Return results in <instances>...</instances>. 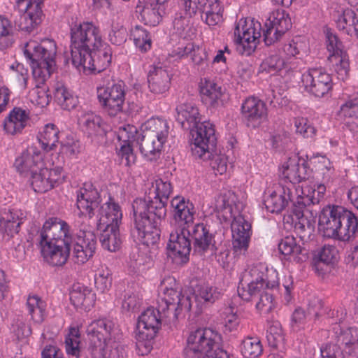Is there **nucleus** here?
I'll list each match as a JSON object with an SVG mask.
<instances>
[{
  "instance_id": "c756f323",
  "label": "nucleus",
  "mask_w": 358,
  "mask_h": 358,
  "mask_svg": "<svg viewBox=\"0 0 358 358\" xmlns=\"http://www.w3.org/2000/svg\"><path fill=\"white\" fill-rule=\"evenodd\" d=\"M99 203L100 196L97 189L91 182L84 183L77 194V207L80 213L92 217Z\"/></svg>"
},
{
  "instance_id": "774afa93",
  "label": "nucleus",
  "mask_w": 358,
  "mask_h": 358,
  "mask_svg": "<svg viewBox=\"0 0 358 358\" xmlns=\"http://www.w3.org/2000/svg\"><path fill=\"white\" fill-rule=\"evenodd\" d=\"M337 250L332 245H324L318 253L319 262L317 266L321 263L329 265L334 264L336 260Z\"/></svg>"
},
{
  "instance_id": "13d9d810",
  "label": "nucleus",
  "mask_w": 358,
  "mask_h": 358,
  "mask_svg": "<svg viewBox=\"0 0 358 358\" xmlns=\"http://www.w3.org/2000/svg\"><path fill=\"white\" fill-rule=\"evenodd\" d=\"M270 289H264L251 296L250 301L255 302L257 310L263 314L269 313L275 307L273 295L268 292ZM249 301V300H247Z\"/></svg>"
},
{
  "instance_id": "ea45409f",
  "label": "nucleus",
  "mask_w": 358,
  "mask_h": 358,
  "mask_svg": "<svg viewBox=\"0 0 358 358\" xmlns=\"http://www.w3.org/2000/svg\"><path fill=\"white\" fill-rule=\"evenodd\" d=\"M358 230V220L350 210L345 209L338 228L336 239L341 241H349L354 238Z\"/></svg>"
},
{
  "instance_id": "58836bf2",
  "label": "nucleus",
  "mask_w": 358,
  "mask_h": 358,
  "mask_svg": "<svg viewBox=\"0 0 358 358\" xmlns=\"http://www.w3.org/2000/svg\"><path fill=\"white\" fill-rule=\"evenodd\" d=\"M78 124L88 136L102 135L104 133L103 120L91 111L82 112L78 115Z\"/></svg>"
},
{
  "instance_id": "6e6552de",
  "label": "nucleus",
  "mask_w": 358,
  "mask_h": 358,
  "mask_svg": "<svg viewBox=\"0 0 358 358\" xmlns=\"http://www.w3.org/2000/svg\"><path fill=\"white\" fill-rule=\"evenodd\" d=\"M278 285L275 271L268 270L264 264H258L241 273L238 293L242 299L250 300L257 292H262L264 289H273Z\"/></svg>"
},
{
  "instance_id": "9d476101",
  "label": "nucleus",
  "mask_w": 358,
  "mask_h": 358,
  "mask_svg": "<svg viewBox=\"0 0 358 358\" xmlns=\"http://www.w3.org/2000/svg\"><path fill=\"white\" fill-rule=\"evenodd\" d=\"M160 309L158 303L157 308H148L138 317L136 331V345L139 349H145L143 354L148 353L152 350L153 340L162 322L167 323L176 322L169 320L164 311Z\"/></svg>"
},
{
  "instance_id": "49530a36",
  "label": "nucleus",
  "mask_w": 358,
  "mask_h": 358,
  "mask_svg": "<svg viewBox=\"0 0 358 358\" xmlns=\"http://www.w3.org/2000/svg\"><path fill=\"white\" fill-rule=\"evenodd\" d=\"M221 293L217 287L201 285L196 287L194 299L198 306L212 304L220 299Z\"/></svg>"
},
{
  "instance_id": "2f4dec72",
  "label": "nucleus",
  "mask_w": 358,
  "mask_h": 358,
  "mask_svg": "<svg viewBox=\"0 0 358 358\" xmlns=\"http://www.w3.org/2000/svg\"><path fill=\"white\" fill-rule=\"evenodd\" d=\"M150 91L155 94L166 93L171 84V76L161 64L152 65L148 72Z\"/></svg>"
},
{
  "instance_id": "0e129e2a",
  "label": "nucleus",
  "mask_w": 358,
  "mask_h": 358,
  "mask_svg": "<svg viewBox=\"0 0 358 358\" xmlns=\"http://www.w3.org/2000/svg\"><path fill=\"white\" fill-rule=\"evenodd\" d=\"M296 132L303 138H313L315 134V128L305 117H296L294 120Z\"/></svg>"
},
{
  "instance_id": "4be33fe9",
  "label": "nucleus",
  "mask_w": 358,
  "mask_h": 358,
  "mask_svg": "<svg viewBox=\"0 0 358 358\" xmlns=\"http://www.w3.org/2000/svg\"><path fill=\"white\" fill-rule=\"evenodd\" d=\"M164 296L158 302L160 310L164 311L171 321H176L182 311H189L192 301L189 296L181 293V288H177L163 294Z\"/></svg>"
},
{
  "instance_id": "4468645a",
  "label": "nucleus",
  "mask_w": 358,
  "mask_h": 358,
  "mask_svg": "<svg viewBox=\"0 0 358 358\" xmlns=\"http://www.w3.org/2000/svg\"><path fill=\"white\" fill-rule=\"evenodd\" d=\"M178 4L189 17L197 11L201 12V17L208 26L213 27L223 21V8L220 0H180Z\"/></svg>"
},
{
  "instance_id": "37998d69",
  "label": "nucleus",
  "mask_w": 358,
  "mask_h": 358,
  "mask_svg": "<svg viewBox=\"0 0 358 358\" xmlns=\"http://www.w3.org/2000/svg\"><path fill=\"white\" fill-rule=\"evenodd\" d=\"M200 93L203 101L210 106H217L222 96L221 87L214 81L205 79L200 84Z\"/></svg>"
},
{
  "instance_id": "bb28decb",
  "label": "nucleus",
  "mask_w": 358,
  "mask_h": 358,
  "mask_svg": "<svg viewBox=\"0 0 358 358\" xmlns=\"http://www.w3.org/2000/svg\"><path fill=\"white\" fill-rule=\"evenodd\" d=\"M187 235H189L193 240L194 253L205 256L214 251V236L210 231L209 227L204 224H195L191 231H187Z\"/></svg>"
},
{
  "instance_id": "2eb2a0df",
  "label": "nucleus",
  "mask_w": 358,
  "mask_h": 358,
  "mask_svg": "<svg viewBox=\"0 0 358 358\" xmlns=\"http://www.w3.org/2000/svg\"><path fill=\"white\" fill-rule=\"evenodd\" d=\"M301 82L305 91L317 98H329L331 95V77L322 68L309 69L302 74Z\"/></svg>"
},
{
  "instance_id": "f3484780",
  "label": "nucleus",
  "mask_w": 358,
  "mask_h": 358,
  "mask_svg": "<svg viewBox=\"0 0 358 358\" xmlns=\"http://www.w3.org/2000/svg\"><path fill=\"white\" fill-rule=\"evenodd\" d=\"M262 25L253 19H241L234 30V41L242 46L243 52L250 55L255 50L262 36Z\"/></svg>"
},
{
  "instance_id": "f03ea898",
  "label": "nucleus",
  "mask_w": 358,
  "mask_h": 358,
  "mask_svg": "<svg viewBox=\"0 0 358 358\" xmlns=\"http://www.w3.org/2000/svg\"><path fill=\"white\" fill-rule=\"evenodd\" d=\"M39 243L46 262L53 266H63L67 262L73 243L70 226L58 217L49 218L39 232Z\"/></svg>"
},
{
  "instance_id": "e433bc0d",
  "label": "nucleus",
  "mask_w": 358,
  "mask_h": 358,
  "mask_svg": "<svg viewBox=\"0 0 358 358\" xmlns=\"http://www.w3.org/2000/svg\"><path fill=\"white\" fill-rule=\"evenodd\" d=\"M29 113L20 108H14L5 118L3 128L7 134L21 133L29 122Z\"/></svg>"
},
{
  "instance_id": "ddd939ff",
  "label": "nucleus",
  "mask_w": 358,
  "mask_h": 358,
  "mask_svg": "<svg viewBox=\"0 0 358 358\" xmlns=\"http://www.w3.org/2000/svg\"><path fill=\"white\" fill-rule=\"evenodd\" d=\"M221 336L211 329H198L187 338L189 349L197 358H211L220 350Z\"/></svg>"
},
{
  "instance_id": "69168bd1",
  "label": "nucleus",
  "mask_w": 358,
  "mask_h": 358,
  "mask_svg": "<svg viewBox=\"0 0 358 358\" xmlns=\"http://www.w3.org/2000/svg\"><path fill=\"white\" fill-rule=\"evenodd\" d=\"M13 34V26L10 21L3 15H0V47L5 48L10 44V36Z\"/></svg>"
},
{
  "instance_id": "a211bd4d",
  "label": "nucleus",
  "mask_w": 358,
  "mask_h": 358,
  "mask_svg": "<svg viewBox=\"0 0 358 358\" xmlns=\"http://www.w3.org/2000/svg\"><path fill=\"white\" fill-rule=\"evenodd\" d=\"M171 229L165 230L169 235L167 243L168 254L176 264H184L189 260L192 250L191 242L185 227L176 228L170 225Z\"/></svg>"
},
{
  "instance_id": "423d86ee",
  "label": "nucleus",
  "mask_w": 358,
  "mask_h": 358,
  "mask_svg": "<svg viewBox=\"0 0 358 358\" xmlns=\"http://www.w3.org/2000/svg\"><path fill=\"white\" fill-rule=\"evenodd\" d=\"M98 229L101 231L99 241L103 249L115 252L120 248L119 225L122 218L121 208L118 203L110 198L99 210Z\"/></svg>"
},
{
  "instance_id": "f8f14e48",
  "label": "nucleus",
  "mask_w": 358,
  "mask_h": 358,
  "mask_svg": "<svg viewBox=\"0 0 358 358\" xmlns=\"http://www.w3.org/2000/svg\"><path fill=\"white\" fill-rule=\"evenodd\" d=\"M332 336L336 340L337 344H328L320 350L322 358H343L341 345H344V350L356 351L358 340V329L356 328H345L340 324H334L331 327Z\"/></svg>"
},
{
  "instance_id": "20e7f679",
  "label": "nucleus",
  "mask_w": 358,
  "mask_h": 358,
  "mask_svg": "<svg viewBox=\"0 0 358 358\" xmlns=\"http://www.w3.org/2000/svg\"><path fill=\"white\" fill-rule=\"evenodd\" d=\"M135 230L138 241L147 247H154L159 241L162 222L166 208L160 203L149 206L145 199H136L132 203ZM162 230H164L162 227Z\"/></svg>"
},
{
  "instance_id": "e2e57ef3",
  "label": "nucleus",
  "mask_w": 358,
  "mask_h": 358,
  "mask_svg": "<svg viewBox=\"0 0 358 358\" xmlns=\"http://www.w3.org/2000/svg\"><path fill=\"white\" fill-rule=\"evenodd\" d=\"M266 338L268 345L272 348H278L283 344L284 336L280 324L278 322L272 323L267 330Z\"/></svg>"
},
{
  "instance_id": "a878e982",
  "label": "nucleus",
  "mask_w": 358,
  "mask_h": 358,
  "mask_svg": "<svg viewBox=\"0 0 358 358\" xmlns=\"http://www.w3.org/2000/svg\"><path fill=\"white\" fill-rule=\"evenodd\" d=\"M62 168L57 166L52 169L43 166L31 175V185L36 192L44 193L52 189L64 180Z\"/></svg>"
},
{
  "instance_id": "cd10ccee",
  "label": "nucleus",
  "mask_w": 358,
  "mask_h": 358,
  "mask_svg": "<svg viewBox=\"0 0 358 358\" xmlns=\"http://www.w3.org/2000/svg\"><path fill=\"white\" fill-rule=\"evenodd\" d=\"M43 166V155L35 147L29 148L16 158L14 166L23 176H28L38 171Z\"/></svg>"
},
{
  "instance_id": "f704fd0d",
  "label": "nucleus",
  "mask_w": 358,
  "mask_h": 358,
  "mask_svg": "<svg viewBox=\"0 0 358 358\" xmlns=\"http://www.w3.org/2000/svg\"><path fill=\"white\" fill-rule=\"evenodd\" d=\"M22 213L17 210H3L0 215V240L10 237L19 231Z\"/></svg>"
},
{
  "instance_id": "680f3d73",
  "label": "nucleus",
  "mask_w": 358,
  "mask_h": 358,
  "mask_svg": "<svg viewBox=\"0 0 358 358\" xmlns=\"http://www.w3.org/2000/svg\"><path fill=\"white\" fill-rule=\"evenodd\" d=\"M138 129L136 126L127 124L119 128L117 137L122 143L132 145L134 142L139 143L140 137Z\"/></svg>"
},
{
  "instance_id": "7c9ffc66",
  "label": "nucleus",
  "mask_w": 358,
  "mask_h": 358,
  "mask_svg": "<svg viewBox=\"0 0 358 358\" xmlns=\"http://www.w3.org/2000/svg\"><path fill=\"white\" fill-rule=\"evenodd\" d=\"M282 176L287 178L290 185H294L306 180L309 176V169L303 158L297 155L290 157L281 168Z\"/></svg>"
},
{
  "instance_id": "dca6fc26",
  "label": "nucleus",
  "mask_w": 358,
  "mask_h": 358,
  "mask_svg": "<svg viewBox=\"0 0 358 358\" xmlns=\"http://www.w3.org/2000/svg\"><path fill=\"white\" fill-rule=\"evenodd\" d=\"M303 194L302 189L300 186L296 187L295 185H289L287 186H277L275 189L271 192L268 190V193L264 199V205L267 211L272 213H278L281 212L290 201L293 203L294 209L298 210V204L296 201V194Z\"/></svg>"
},
{
  "instance_id": "052dcab7",
  "label": "nucleus",
  "mask_w": 358,
  "mask_h": 358,
  "mask_svg": "<svg viewBox=\"0 0 358 358\" xmlns=\"http://www.w3.org/2000/svg\"><path fill=\"white\" fill-rule=\"evenodd\" d=\"M136 47L141 52H147L152 45L149 33L143 28L136 27L131 34Z\"/></svg>"
},
{
  "instance_id": "79ce46f5",
  "label": "nucleus",
  "mask_w": 358,
  "mask_h": 358,
  "mask_svg": "<svg viewBox=\"0 0 358 358\" xmlns=\"http://www.w3.org/2000/svg\"><path fill=\"white\" fill-rule=\"evenodd\" d=\"M143 133L166 142L169 134V126L166 120L152 117L142 125Z\"/></svg>"
},
{
  "instance_id": "9b49d317",
  "label": "nucleus",
  "mask_w": 358,
  "mask_h": 358,
  "mask_svg": "<svg viewBox=\"0 0 358 358\" xmlns=\"http://www.w3.org/2000/svg\"><path fill=\"white\" fill-rule=\"evenodd\" d=\"M303 194L298 193L296 196V203L298 204V210H294L295 224L294 230L303 241H307L315 231V217L308 210L306 207L310 204L318 203L323 198L322 196L315 193V188L308 190L306 194L303 187H300Z\"/></svg>"
},
{
  "instance_id": "3c124183",
  "label": "nucleus",
  "mask_w": 358,
  "mask_h": 358,
  "mask_svg": "<svg viewBox=\"0 0 358 358\" xmlns=\"http://www.w3.org/2000/svg\"><path fill=\"white\" fill-rule=\"evenodd\" d=\"M21 16L19 27L21 30L31 32L41 22L43 12L41 8L28 6L27 9L19 11Z\"/></svg>"
},
{
  "instance_id": "412c9836",
  "label": "nucleus",
  "mask_w": 358,
  "mask_h": 358,
  "mask_svg": "<svg viewBox=\"0 0 358 358\" xmlns=\"http://www.w3.org/2000/svg\"><path fill=\"white\" fill-rule=\"evenodd\" d=\"M291 27V19L284 10H273L265 22L266 29L263 31L265 44L271 45L280 40Z\"/></svg>"
},
{
  "instance_id": "4c0bfd02",
  "label": "nucleus",
  "mask_w": 358,
  "mask_h": 358,
  "mask_svg": "<svg viewBox=\"0 0 358 358\" xmlns=\"http://www.w3.org/2000/svg\"><path fill=\"white\" fill-rule=\"evenodd\" d=\"M70 300L76 308L87 311L94 305L95 294L88 287L76 284L70 292Z\"/></svg>"
},
{
  "instance_id": "a19ab883",
  "label": "nucleus",
  "mask_w": 358,
  "mask_h": 358,
  "mask_svg": "<svg viewBox=\"0 0 358 358\" xmlns=\"http://www.w3.org/2000/svg\"><path fill=\"white\" fill-rule=\"evenodd\" d=\"M166 142L143 133L139 141V149L143 156L149 161L156 160L160 157L162 149Z\"/></svg>"
},
{
  "instance_id": "c9c22d12",
  "label": "nucleus",
  "mask_w": 358,
  "mask_h": 358,
  "mask_svg": "<svg viewBox=\"0 0 358 358\" xmlns=\"http://www.w3.org/2000/svg\"><path fill=\"white\" fill-rule=\"evenodd\" d=\"M336 27L344 34L358 37V9L346 8L338 13Z\"/></svg>"
},
{
  "instance_id": "de8ad7c7",
  "label": "nucleus",
  "mask_w": 358,
  "mask_h": 358,
  "mask_svg": "<svg viewBox=\"0 0 358 358\" xmlns=\"http://www.w3.org/2000/svg\"><path fill=\"white\" fill-rule=\"evenodd\" d=\"M340 115L351 131L358 129V97L347 101L341 106Z\"/></svg>"
},
{
  "instance_id": "6ab92c4d",
  "label": "nucleus",
  "mask_w": 358,
  "mask_h": 358,
  "mask_svg": "<svg viewBox=\"0 0 358 358\" xmlns=\"http://www.w3.org/2000/svg\"><path fill=\"white\" fill-rule=\"evenodd\" d=\"M327 48L331 53L328 57L330 69L334 71L338 79L345 80L349 75V59L343 45L336 35L327 31Z\"/></svg>"
},
{
  "instance_id": "f257e3e1",
  "label": "nucleus",
  "mask_w": 358,
  "mask_h": 358,
  "mask_svg": "<svg viewBox=\"0 0 358 358\" xmlns=\"http://www.w3.org/2000/svg\"><path fill=\"white\" fill-rule=\"evenodd\" d=\"M56 43L53 40L45 39L40 43L31 41L26 43L24 49L25 57L31 62L33 74L44 81L54 71L56 62ZM48 87L43 83L37 85L29 93L31 103L43 108L48 105L50 96L48 93Z\"/></svg>"
},
{
  "instance_id": "6e6d98bb",
  "label": "nucleus",
  "mask_w": 358,
  "mask_h": 358,
  "mask_svg": "<svg viewBox=\"0 0 358 358\" xmlns=\"http://www.w3.org/2000/svg\"><path fill=\"white\" fill-rule=\"evenodd\" d=\"M216 142L212 146V148L208 149L209 156L205 157H199L197 155H194L196 157L203 159V161H209V164L212 169L214 171L215 174L222 175L225 173L228 169V159L227 157L224 154L222 153H215L213 154L212 152L215 146Z\"/></svg>"
},
{
  "instance_id": "39448f33",
  "label": "nucleus",
  "mask_w": 358,
  "mask_h": 358,
  "mask_svg": "<svg viewBox=\"0 0 358 358\" xmlns=\"http://www.w3.org/2000/svg\"><path fill=\"white\" fill-rule=\"evenodd\" d=\"M118 329L108 319L92 321L87 327L89 350L92 358H122L123 348L116 341Z\"/></svg>"
},
{
  "instance_id": "b1692460",
  "label": "nucleus",
  "mask_w": 358,
  "mask_h": 358,
  "mask_svg": "<svg viewBox=\"0 0 358 358\" xmlns=\"http://www.w3.org/2000/svg\"><path fill=\"white\" fill-rule=\"evenodd\" d=\"M341 206H328L319 216V230L324 237L336 239L338 230L345 211Z\"/></svg>"
},
{
  "instance_id": "c03bdc74",
  "label": "nucleus",
  "mask_w": 358,
  "mask_h": 358,
  "mask_svg": "<svg viewBox=\"0 0 358 358\" xmlns=\"http://www.w3.org/2000/svg\"><path fill=\"white\" fill-rule=\"evenodd\" d=\"M54 98L57 104L64 110L73 109L78 103V97L62 83L55 84Z\"/></svg>"
},
{
  "instance_id": "09e8293b",
  "label": "nucleus",
  "mask_w": 358,
  "mask_h": 358,
  "mask_svg": "<svg viewBox=\"0 0 358 358\" xmlns=\"http://www.w3.org/2000/svg\"><path fill=\"white\" fill-rule=\"evenodd\" d=\"M26 307L28 315L34 323L41 324L46 316V303L37 296H29L27 298Z\"/></svg>"
},
{
  "instance_id": "72a5a7b5",
  "label": "nucleus",
  "mask_w": 358,
  "mask_h": 358,
  "mask_svg": "<svg viewBox=\"0 0 358 358\" xmlns=\"http://www.w3.org/2000/svg\"><path fill=\"white\" fill-rule=\"evenodd\" d=\"M168 1L159 0H150L146 2L143 6H138L141 20L149 26L157 25L162 20V15L165 13L166 3Z\"/></svg>"
},
{
  "instance_id": "473e14b6",
  "label": "nucleus",
  "mask_w": 358,
  "mask_h": 358,
  "mask_svg": "<svg viewBox=\"0 0 358 358\" xmlns=\"http://www.w3.org/2000/svg\"><path fill=\"white\" fill-rule=\"evenodd\" d=\"M72 259L78 264H83L91 258L96 250V239L89 234L87 238H73Z\"/></svg>"
},
{
  "instance_id": "864d4df0",
  "label": "nucleus",
  "mask_w": 358,
  "mask_h": 358,
  "mask_svg": "<svg viewBox=\"0 0 358 358\" xmlns=\"http://www.w3.org/2000/svg\"><path fill=\"white\" fill-rule=\"evenodd\" d=\"M80 334L78 327H71L65 338L66 352L70 358H81Z\"/></svg>"
},
{
  "instance_id": "0eeeda50",
  "label": "nucleus",
  "mask_w": 358,
  "mask_h": 358,
  "mask_svg": "<svg viewBox=\"0 0 358 358\" xmlns=\"http://www.w3.org/2000/svg\"><path fill=\"white\" fill-rule=\"evenodd\" d=\"M99 28L90 22L76 24L71 28V55L73 65H80L90 50L102 46Z\"/></svg>"
},
{
  "instance_id": "5701e85b",
  "label": "nucleus",
  "mask_w": 358,
  "mask_h": 358,
  "mask_svg": "<svg viewBox=\"0 0 358 358\" xmlns=\"http://www.w3.org/2000/svg\"><path fill=\"white\" fill-rule=\"evenodd\" d=\"M112 59L110 48L105 45L90 50L82 58L80 65H73L78 71L85 73H96L103 71L110 64Z\"/></svg>"
},
{
  "instance_id": "c85d7f7f",
  "label": "nucleus",
  "mask_w": 358,
  "mask_h": 358,
  "mask_svg": "<svg viewBox=\"0 0 358 358\" xmlns=\"http://www.w3.org/2000/svg\"><path fill=\"white\" fill-rule=\"evenodd\" d=\"M173 209V217L175 222L180 226L188 229L193 224L196 213L194 204L183 196H175L171 201Z\"/></svg>"
},
{
  "instance_id": "603ef678",
  "label": "nucleus",
  "mask_w": 358,
  "mask_h": 358,
  "mask_svg": "<svg viewBox=\"0 0 358 358\" xmlns=\"http://www.w3.org/2000/svg\"><path fill=\"white\" fill-rule=\"evenodd\" d=\"M59 130L55 124L52 123L45 124L38 136L42 148L47 152L53 150L59 142Z\"/></svg>"
},
{
  "instance_id": "393cba45",
  "label": "nucleus",
  "mask_w": 358,
  "mask_h": 358,
  "mask_svg": "<svg viewBox=\"0 0 358 358\" xmlns=\"http://www.w3.org/2000/svg\"><path fill=\"white\" fill-rule=\"evenodd\" d=\"M241 112L248 127L257 128L268 119L266 103L255 97H250L243 103Z\"/></svg>"
},
{
  "instance_id": "a18cd8bd",
  "label": "nucleus",
  "mask_w": 358,
  "mask_h": 358,
  "mask_svg": "<svg viewBox=\"0 0 358 358\" xmlns=\"http://www.w3.org/2000/svg\"><path fill=\"white\" fill-rule=\"evenodd\" d=\"M260 68L262 71L271 74L280 72L283 69L286 71L297 68L296 62H285L278 55H272L266 57L261 64Z\"/></svg>"
},
{
  "instance_id": "8fccbe9b",
  "label": "nucleus",
  "mask_w": 358,
  "mask_h": 358,
  "mask_svg": "<svg viewBox=\"0 0 358 358\" xmlns=\"http://www.w3.org/2000/svg\"><path fill=\"white\" fill-rule=\"evenodd\" d=\"M279 251L284 255H292L297 262L308 259L306 250L297 245L293 236H286L278 244Z\"/></svg>"
},
{
  "instance_id": "338daca9",
  "label": "nucleus",
  "mask_w": 358,
  "mask_h": 358,
  "mask_svg": "<svg viewBox=\"0 0 358 358\" xmlns=\"http://www.w3.org/2000/svg\"><path fill=\"white\" fill-rule=\"evenodd\" d=\"M127 31L126 28L118 24H113L108 35L109 41L116 45H120L127 41Z\"/></svg>"
},
{
  "instance_id": "7ed1b4c3",
  "label": "nucleus",
  "mask_w": 358,
  "mask_h": 358,
  "mask_svg": "<svg viewBox=\"0 0 358 358\" xmlns=\"http://www.w3.org/2000/svg\"><path fill=\"white\" fill-rule=\"evenodd\" d=\"M177 121L184 129L192 130L193 143L192 152L193 155L199 157L209 156L208 149L217 141L214 125L209 121L201 122V116L199 108L192 102H185L176 108Z\"/></svg>"
},
{
  "instance_id": "bf43d9fd",
  "label": "nucleus",
  "mask_w": 358,
  "mask_h": 358,
  "mask_svg": "<svg viewBox=\"0 0 358 358\" xmlns=\"http://www.w3.org/2000/svg\"><path fill=\"white\" fill-rule=\"evenodd\" d=\"M263 352V346L258 338L247 337L241 344V353L244 358H258Z\"/></svg>"
},
{
  "instance_id": "1a4fd4ad",
  "label": "nucleus",
  "mask_w": 358,
  "mask_h": 358,
  "mask_svg": "<svg viewBox=\"0 0 358 358\" xmlns=\"http://www.w3.org/2000/svg\"><path fill=\"white\" fill-rule=\"evenodd\" d=\"M216 208L224 220L233 219L231 224L233 250L236 255L245 254L250 239V223L239 212L234 210L224 197L217 201Z\"/></svg>"
},
{
  "instance_id": "5fc2aeb1",
  "label": "nucleus",
  "mask_w": 358,
  "mask_h": 358,
  "mask_svg": "<svg viewBox=\"0 0 358 358\" xmlns=\"http://www.w3.org/2000/svg\"><path fill=\"white\" fill-rule=\"evenodd\" d=\"M179 57L182 58L185 56H189L192 62L198 66H206L208 65L207 52L204 49L200 48L198 45L189 43L178 52Z\"/></svg>"
},
{
  "instance_id": "aec40b11",
  "label": "nucleus",
  "mask_w": 358,
  "mask_h": 358,
  "mask_svg": "<svg viewBox=\"0 0 358 358\" xmlns=\"http://www.w3.org/2000/svg\"><path fill=\"white\" fill-rule=\"evenodd\" d=\"M125 89L123 84L116 83L110 87L97 88V96L104 110L110 116H116L123 111L125 102Z\"/></svg>"
},
{
  "instance_id": "4d7b16f0",
  "label": "nucleus",
  "mask_w": 358,
  "mask_h": 358,
  "mask_svg": "<svg viewBox=\"0 0 358 358\" xmlns=\"http://www.w3.org/2000/svg\"><path fill=\"white\" fill-rule=\"evenodd\" d=\"M172 185L169 181H165L162 179H157L155 180V196L153 200L146 201L149 206H157L160 203L163 204L166 208L167 199L172 192Z\"/></svg>"
}]
</instances>
